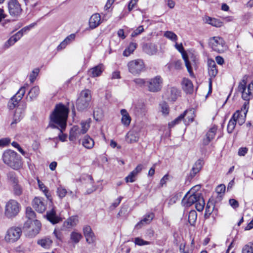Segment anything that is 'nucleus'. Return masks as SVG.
I'll return each instance as SVG.
<instances>
[{
	"label": "nucleus",
	"mask_w": 253,
	"mask_h": 253,
	"mask_svg": "<svg viewBox=\"0 0 253 253\" xmlns=\"http://www.w3.org/2000/svg\"><path fill=\"white\" fill-rule=\"evenodd\" d=\"M82 134L85 133L89 127V123L87 121L82 122L81 123Z\"/></svg>",
	"instance_id": "nucleus-56"
},
{
	"label": "nucleus",
	"mask_w": 253,
	"mask_h": 253,
	"mask_svg": "<svg viewBox=\"0 0 253 253\" xmlns=\"http://www.w3.org/2000/svg\"><path fill=\"white\" fill-rule=\"evenodd\" d=\"M82 134V130L77 126H73L70 132L69 139L71 141H75Z\"/></svg>",
	"instance_id": "nucleus-22"
},
{
	"label": "nucleus",
	"mask_w": 253,
	"mask_h": 253,
	"mask_svg": "<svg viewBox=\"0 0 253 253\" xmlns=\"http://www.w3.org/2000/svg\"><path fill=\"white\" fill-rule=\"evenodd\" d=\"M40 92L39 86H35L32 87L28 92V96L30 101H32L36 99L38 96Z\"/></svg>",
	"instance_id": "nucleus-35"
},
{
	"label": "nucleus",
	"mask_w": 253,
	"mask_h": 253,
	"mask_svg": "<svg viewBox=\"0 0 253 253\" xmlns=\"http://www.w3.org/2000/svg\"><path fill=\"white\" fill-rule=\"evenodd\" d=\"M137 46V44L136 43L131 42L129 44L128 47L126 48V49L124 51L123 55L126 57L128 56L133 53L134 50L136 48Z\"/></svg>",
	"instance_id": "nucleus-31"
},
{
	"label": "nucleus",
	"mask_w": 253,
	"mask_h": 253,
	"mask_svg": "<svg viewBox=\"0 0 253 253\" xmlns=\"http://www.w3.org/2000/svg\"><path fill=\"white\" fill-rule=\"evenodd\" d=\"M103 117V112L100 108H95L93 111L94 119L97 121H100Z\"/></svg>",
	"instance_id": "nucleus-39"
},
{
	"label": "nucleus",
	"mask_w": 253,
	"mask_h": 253,
	"mask_svg": "<svg viewBox=\"0 0 253 253\" xmlns=\"http://www.w3.org/2000/svg\"><path fill=\"white\" fill-rule=\"evenodd\" d=\"M144 31V28L142 26H139L136 30H135L131 34L132 37H135L136 36L140 34Z\"/></svg>",
	"instance_id": "nucleus-59"
},
{
	"label": "nucleus",
	"mask_w": 253,
	"mask_h": 253,
	"mask_svg": "<svg viewBox=\"0 0 253 253\" xmlns=\"http://www.w3.org/2000/svg\"><path fill=\"white\" fill-rule=\"evenodd\" d=\"M167 66L169 69H170L171 67H173L175 69L178 70L181 68L182 63L180 60H176L170 64H168Z\"/></svg>",
	"instance_id": "nucleus-49"
},
{
	"label": "nucleus",
	"mask_w": 253,
	"mask_h": 253,
	"mask_svg": "<svg viewBox=\"0 0 253 253\" xmlns=\"http://www.w3.org/2000/svg\"><path fill=\"white\" fill-rule=\"evenodd\" d=\"M210 45L215 51L223 52L227 49V46L223 39L219 37H214L210 40Z\"/></svg>",
	"instance_id": "nucleus-9"
},
{
	"label": "nucleus",
	"mask_w": 253,
	"mask_h": 253,
	"mask_svg": "<svg viewBox=\"0 0 253 253\" xmlns=\"http://www.w3.org/2000/svg\"><path fill=\"white\" fill-rule=\"evenodd\" d=\"M26 214L27 218L31 220H34L36 217V213L30 207H27L26 209Z\"/></svg>",
	"instance_id": "nucleus-44"
},
{
	"label": "nucleus",
	"mask_w": 253,
	"mask_h": 253,
	"mask_svg": "<svg viewBox=\"0 0 253 253\" xmlns=\"http://www.w3.org/2000/svg\"><path fill=\"white\" fill-rule=\"evenodd\" d=\"M236 124L235 120L232 117L227 125V130L229 133H231L233 131Z\"/></svg>",
	"instance_id": "nucleus-43"
},
{
	"label": "nucleus",
	"mask_w": 253,
	"mask_h": 253,
	"mask_svg": "<svg viewBox=\"0 0 253 253\" xmlns=\"http://www.w3.org/2000/svg\"><path fill=\"white\" fill-rule=\"evenodd\" d=\"M91 99V92L89 89L82 90L76 101V108L79 111L87 110Z\"/></svg>",
	"instance_id": "nucleus-4"
},
{
	"label": "nucleus",
	"mask_w": 253,
	"mask_h": 253,
	"mask_svg": "<svg viewBox=\"0 0 253 253\" xmlns=\"http://www.w3.org/2000/svg\"><path fill=\"white\" fill-rule=\"evenodd\" d=\"M164 36L173 42H176L177 40V35L171 31H166L164 33Z\"/></svg>",
	"instance_id": "nucleus-45"
},
{
	"label": "nucleus",
	"mask_w": 253,
	"mask_h": 253,
	"mask_svg": "<svg viewBox=\"0 0 253 253\" xmlns=\"http://www.w3.org/2000/svg\"><path fill=\"white\" fill-rule=\"evenodd\" d=\"M248 111L247 110L246 112ZM246 113H244V115L241 114V112L237 110L232 115V117L235 120L236 123H238L239 125H242L245 122Z\"/></svg>",
	"instance_id": "nucleus-26"
},
{
	"label": "nucleus",
	"mask_w": 253,
	"mask_h": 253,
	"mask_svg": "<svg viewBox=\"0 0 253 253\" xmlns=\"http://www.w3.org/2000/svg\"><path fill=\"white\" fill-rule=\"evenodd\" d=\"M32 206L37 211L42 213L46 209V201L42 198L36 197L32 201Z\"/></svg>",
	"instance_id": "nucleus-12"
},
{
	"label": "nucleus",
	"mask_w": 253,
	"mask_h": 253,
	"mask_svg": "<svg viewBox=\"0 0 253 253\" xmlns=\"http://www.w3.org/2000/svg\"><path fill=\"white\" fill-rule=\"evenodd\" d=\"M36 24H37L36 23H32L28 26L23 27L22 29H21L20 30V31L23 35L24 33H26L29 32L32 28L35 27L36 25Z\"/></svg>",
	"instance_id": "nucleus-58"
},
{
	"label": "nucleus",
	"mask_w": 253,
	"mask_h": 253,
	"mask_svg": "<svg viewBox=\"0 0 253 253\" xmlns=\"http://www.w3.org/2000/svg\"><path fill=\"white\" fill-rule=\"evenodd\" d=\"M69 109L62 103L56 104L54 109L50 115V122L48 127L57 128L62 133L66 126ZM67 135L60 134L59 138L62 141H64Z\"/></svg>",
	"instance_id": "nucleus-1"
},
{
	"label": "nucleus",
	"mask_w": 253,
	"mask_h": 253,
	"mask_svg": "<svg viewBox=\"0 0 253 253\" xmlns=\"http://www.w3.org/2000/svg\"><path fill=\"white\" fill-rule=\"evenodd\" d=\"M190 112L192 113V111H185L183 113L181 114L180 115H179L177 118H176L175 119H174L173 121H171V122L169 123V127H173L176 124H178L182 120H183L185 116H186V114Z\"/></svg>",
	"instance_id": "nucleus-32"
},
{
	"label": "nucleus",
	"mask_w": 253,
	"mask_h": 253,
	"mask_svg": "<svg viewBox=\"0 0 253 253\" xmlns=\"http://www.w3.org/2000/svg\"><path fill=\"white\" fill-rule=\"evenodd\" d=\"M8 9L9 14L16 18L20 16L22 12L21 5L17 0H9Z\"/></svg>",
	"instance_id": "nucleus-11"
},
{
	"label": "nucleus",
	"mask_w": 253,
	"mask_h": 253,
	"mask_svg": "<svg viewBox=\"0 0 253 253\" xmlns=\"http://www.w3.org/2000/svg\"><path fill=\"white\" fill-rule=\"evenodd\" d=\"M38 182L40 190H42L44 193V195L46 196V197L48 199H49V196L48 195V190L47 187L40 180H38Z\"/></svg>",
	"instance_id": "nucleus-48"
},
{
	"label": "nucleus",
	"mask_w": 253,
	"mask_h": 253,
	"mask_svg": "<svg viewBox=\"0 0 253 253\" xmlns=\"http://www.w3.org/2000/svg\"><path fill=\"white\" fill-rule=\"evenodd\" d=\"M163 79L160 76L147 80L146 87L149 91L156 92L160 91L162 87Z\"/></svg>",
	"instance_id": "nucleus-7"
},
{
	"label": "nucleus",
	"mask_w": 253,
	"mask_h": 253,
	"mask_svg": "<svg viewBox=\"0 0 253 253\" xmlns=\"http://www.w3.org/2000/svg\"><path fill=\"white\" fill-rule=\"evenodd\" d=\"M216 129L215 127L211 128L206 134V138L204 139V144L207 145L213 139L215 135Z\"/></svg>",
	"instance_id": "nucleus-29"
},
{
	"label": "nucleus",
	"mask_w": 253,
	"mask_h": 253,
	"mask_svg": "<svg viewBox=\"0 0 253 253\" xmlns=\"http://www.w3.org/2000/svg\"><path fill=\"white\" fill-rule=\"evenodd\" d=\"M203 165L204 161L201 159L198 160L195 163L189 173V177H190L191 179L201 170Z\"/></svg>",
	"instance_id": "nucleus-17"
},
{
	"label": "nucleus",
	"mask_w": 253,
	"mask_h": 253,
	"mask_svg": "<svg viewBox=\"0 0 253 253\" xmlns=\"http://www.w3.org/2000/svg\"><path fill=\"white\" fill-rule=\"evenodd\" d=\"M143 51L149 55H153L157 53L158 49L157 45L153 43H147L142 47Z\"/></svg>",
	"instance_id": "nucleus-19"
},
{
	"label": "nucleus",
	"mask_w": 253,
	"mask_h": 253,
	"mask_svg": "<svg viewBox=\"0 0 253 253\" xmlns=\"http://www.w3.org/2000/svg\"><path fill=\"white\" fill-rule=\"evenodd\" d=\"M197 217V214L195 211L192 210L191 211L188 215V222L192 226H194Z\"/></svg>",
	"instance_id": "nucleus-41"
},
{
	"label": "nucleus",
	"mask_w": 253,
	"mask_h": 253,
	"mask_svg": "<svg viewBox=\"0 0 253 253\" xmlns=\"http://www.w3.org/2000/svg\"><path fill=\"white\" fill-rule=\"evenodd\" d=\"M21 206L16 200L10 199L6 203L4 207V216L8 219H13L18 215Z\"/></svg>",
	"instance_id": "nucleus-3"
},
{
	"label": "nucleus",
	"mask_w": 253,
	"mask_h": 253,
	"mask_svg": "<svg viewBox=\"0 0 253 253\" xmlns=\"http://www.w3.org/2000/svg\"><path fill=\"white\" fill-rule=\"evenodd\" d=\"M182 88L184 91L187 93H191L193 90V86L192 82L188 79L184 78L182 82Z\"/></svg>",
	"instance_id": "nucleus-25"
},
{
	"label": "nucleus",
	"mask_w": 253,
	"mask_h": 253,
	"mask_svg": "<svg viewBox=\"0 0 253 253\" xmlns=\"http://www.w3.org/2000/svg\"><path fill=\"white\" fill-rule=\"evenodd\" d=\"M175 48L181 53H182V57L185 62L186 67L187 69L188 72H189L190 75L191 76H193L194 74L192 71V68L191 67V64L188 59V57L187 55L184 52V48L182 43L178 44L176 43L175 45Z\"/></svg>",
	"instance_id": "nucleus-13"
},
{
	"label": "nucleus",
	"mask_w": 253,
	"mask_h": 253,
	"mask_svg": "<svg viewBox=\"0 0 253 253\" xmlns=\"http://www.w3.org/2000/svg\"><path fill=\"white\" fill-rule=\"evenodd\" d=\"M39 71L40 70L38 68H36L33 70L32 74L30 75V80L31 83H33L35 81Z\"/></svg>",
	"instance_id": "nucleus-57"
},
{
	"label": "nucleus",
	"mask_w": 253,
	"mask_h": 253,
	"mask_svg": "<svg viewBox=\"0 0 253 253\" xmlns=\"http://www.w3.org/2000/svg\"><path fill=\"white\" fill-rule=\"evenodd\" d=\"M88 177L90 180V183L86 185L87 190L86 191V193L88 194L91 193L96 190L95 187L92 184L93 179L92 177L91 176H89Z\"/></svg>",
	"instance_id": "nucleus-47"
},
{
	"label": "nucleus",
	"mask_w": 253,
	"mask_h": 253,
	"mask_svg": "<svg viewBox=\"0 0 253 253\" xmlns=\"http://www.w3.org/2000/svg\"><path fill=\"white\" fill-rule=\"evenodd\" d=\"M121 114L122 116L121 122L125 126H128L131 122V118L126 109H122Z\"/></svg>",
	"instance_id": "nucleus-28"
},
{
	"label": "nucleus",
	"mask_w": 253,
	"mask_h": 253,
	"mask_svg": "<svg viewBox=\"0 0 253 253\" xmlns=\"http://www.w3.org/2000/svg\"><path fill=\"white\" fill-rule=\"evenodd\" d=\"M78 221V219L77 216H71L67 219L66 223L67 225L70 226H75Z\"/></svg>",
	"instance_id": "nucleus-50"
},
{
	"label": "nucleus",
	"mask_w": 253,
	"mask_h": 253,
	"mask_svg": "<svg viewBox=\"0 0 253 253\" xmlns=\"http://www.w3.org/2000/svg\"><path fill=\"white\" fill-rule=\"evenodd\" d=\"M132 171L126 177L125 180L126 182H133L135 180V177L136 175Z\"/></svg>",
	"instance_id": "nucleus-54"
},
{
	"label": "nucleus",
	"mask_w": 253,
	"mask_h": 253,
	"mask_svg": "<svg viewBox=\"0 0 253 253\" xmlns=\"http://www.w3.org/2000/svg\"><path fill=\"white\" fill-rule=\"evenodd\" d=\"M205 203L202 194L200 195V197L198 198L195 203V208L199 211H202L205 207Z\"/></svg>",
	"instance_id": "nucleus-37"
},
{
	"label": "nucleus",
	"mask_w": 253,
	"mask_h": 253,
	"mask_svg": "<svg viewBox=\"0 0 253 253\" xmlns=\"http://www.w3.org/2000/svg\"><path fill=\"white\" fill-rule=\"evenodd\" d=\"M214 207V206H213L212 203L210 204L209 203H208L206 207L205 214L206 215V214H209V215L211 214V213L212 212V211H213Z\"/></svg>",
	"instance_id": "nucleus-60"
},
{
	"label": "nucleus",
	"mask_w": 253,
	"mask_h": 253,
	"mask_svg": "<svg viewBox=\"0 0 253 253\" xmlns=\"http://www.w3.org/2000/svg\"><path fill=\"white\" fill-rule=\"evenodd\" d=\"M24 107L21 108L19 106L16 109L15 113L13 116V120L11 125L16 124L19 122L23 117L24 115Z\"/></svg>",
	"instance_id": "nucleus-23"
},
{
	"label": "nucleus",
	"mask_w": 253,
	"mask_h": 253,
	"mask_svg": "<svg viewBox=\"0 0 253 253\" xmlns=\"http://www.w3.org/2000/svg\"><path fill=\"white\" fill-rule=\"evenodd\" d=\"M2 160L4 164L14 169L17 170L22 167V163L20 156L13 150L5 151L3 154Z\"/></svg>",
	"instance_id": "nucleus-2"
},
{
	"label": "nucleus",
	"mask_w": 253,
	"mask_h": 253,
	"mask_svg": "<svg viewBox=\"0 0 253 253\" xmlns=\"http://www.w3.org/2000/svg\"><path fill=\"white\" fill-rule=\"evenodd\" d=\"M101 23V17L98 13L93 14L89 20V25L91 29L98 27Z\"/></svg>",
	"instance_id": "nucleus-21"
},
{
	"label": "nucleus",
	"mask_w": 253,
	"mask_h": 253,
	"mask_svg": "<svg viewBox=\"0 0 253 253\" xmlns=\"http://www.w3.org/2000/svg\"><path fill=\"white\" fill-rule=\"evenodd\" d=\"M246 82L243 80L238 86V90L242 93V98L246 101H249L253 97V82L250 83L248 87H246Z\"/></svg>",
	"instance_id": "nucleus-5"
},
{
	"label": "nucleus",
	"mask_w": 253,
	"mask_h": 253,
	"mask_svg": "<svg viewBox=\"0 0 253 253\" xmlns=\"http://www.w3.org/2000/svg\"><path fill=\"white\" fill-rule=\"evenodd\" d=\"M10 142L9 138H3L0 139V147H5L8 145Z\"/></svg>",
	"instance_id": "nucleus-61"
},
{
	"label": "nucleus",
	"mask_w": 253,
	"mask_h": 253,
	"mask_svg": "<svg viewBox=\"0 0 253 253\" xmlns=\"http://www.w3.org/2000/svg\"><path fill=\"white\" fill-rule=\"evenodd\" d=\"M134 243L135 244V245L138 246H144L150 244V243L149 242L144 241L142 239L140 238L139 237H137L134 239Z\"/></svg>",
	"instance_id": "nucleus-53"
},
{
	"label": "nucleus",
	"mask_w": 253,
	"mask_h": 253,
	"mask_svg": "<svg viewBox=\"0 0 253 253\" xmlns=\"http://www.w3.org/2000/svg\"><path fill=\"white\" fill-rule=\"evenodd\" d=\"M160 106L161 108V111L163 114L167 115L169 113V107L168 105L165 102H164L160 104Z\"/></svg>",
	"instance_id": "nucleus-55"
},
{
	"label": "nucleus",
	"mask_w": 253,
	"mask_h": 253,
	"mask_svg": "<svg viewBox=\"0 0 253 253\" xmlns=\"http://www.w3.org/2000/svg\"><path fill=\"white\" fill-rule=\"evenodd\" d=\"M139 136L138 133L134 130L129 131L126 135V140L128 143H133L138 141Z\"/></svg>",
	"instance_id": "nucleus-20"
},
{
	"label": "nucleus",
	"mask_w": 253,
	"mask_h": 253,
	"mask_svg": "<svg viewBox=\"0 0 253 253\" xmlns=\"http://www.w3.org/2000/svg\"><path fill=\"white\" fill-rule=\"evenodd\" d=\"M21 234L22 230L20 228L12 227L7 230L4 239L6 242L14 243L19 239Z\"/></svg>",
	"instance_id": "nucleus-10"
},
{
	"label": "nucleus",
	"mask_w": 253,
	"mask_h": 253,
	"mask_svg": "<svg viewBox=\"0 0 253 253\" xmlns=\"http://www.w3.org/2000/svg\"><path fill=\"white\" fill-rule=\"evenodd\" d=\"M84 234L86 242L89 244L93 243L95 240V237L89 226H85L83 229Z\"/></svg>",
	"instance_id": "nucleus-16"
},
{
	"label": "nucleus",
	"mask_w": 253,
	"mask_h": 253,
	"mask_svg": "<svg viewBox=\"0 0 253 253\" xmlns=\"http://www.w3.org/2000/svg\"><path fill=\"white\" fill-rule=\"evenodd\" d=\"M19 101L15 99V97H12L8 102V107L10 110H12L16 107Z\"/></svg>",
	"instance_id": "nucleus-51"
},
{
	"label": "nucleus",
	"mask_w": 253,
	"mask_h": 253,
	"mask_svg": "<svg viewBox=\"0 0 253 253\" xmlns=\"http://www.w3.org/2000/svg\"><path fill=\"white\" fill-rule=\"evenodd\" d=\"M194 189L192 188L184 196L181 201V204L185 207H189L195 204L198 198L201 194L200 193L195 192Z\"/></svg>",
	"instance_id": "nucleus-6"
},
{
	"label": "nucleus",
	"mask_w": 253,
	"mask_h": 253,
	"mask_svg": "<svg viewBox=\"0 0 253 253\" xmlns=\"http://www.w3.org/2000/svg\"><path fill=\"white\" fill-rule=\"evenodd\" d=\"M13 194L16 196H20L23 194V187L19 183L12 186Z\"/></svg>",
	"instance_id": "nucleus-40"
},
{
	"label": "nucleus",
	"mask_w": 253,
	"mask_h": 253,
	"mask_svg": "<svg viewBox=\"0 0 253 253\" xmlns=\"http://www.w3.org/2000/svg\"><path fill=\"white\" fill-rule=\"evenodd\" d=\"M154 217V214L153 213H150L145 215L139 222H138L135 228L136 229H140L143 226L149 224Z\"/></svg>",
	"instance_id": "nucleus-18"
},
{
	"label": "nucleus",
	"mask_w": 253,
	"mask_h": 253,
	"mask_svg": "<svg viewBox=\"0 0 253 253\" xmlns=\"http://www.w3.org/2000/svg\"><path fill=\"white\" fill-rule=\"evenodd\" d=\"M248 148L247 147H241L238 150V154L240 156H244L247 153Z\"/></svg>",
	"instance_id": "nucleus-63"
},
{
	"label": "nucleus",
	"mask_w": 253,
	"mask_h": 253,
	"mask_svg": "<svg viewBox=\"0 0 253 253\" xmlns=\"http://www.w3.org/2000/svg\"><path fill=\"white\" fill-rule=\"evenodd\" d=\"M38 245L43 248H49L52 243V240L49 238H45L39 240L37 242Z\"/></svg>",
	"instance_id": "nucleus-34"
},
{
	"label": "nucleus",
	"mask_w": 253,
	"mask_h": 253,
	"mask_svg": "<svg viewBox=\"0 0 253 253\" xmlns=\"http://www.w3.org/2000/svg\"><path fill=\"white\" fill-rule=\"evenodd\" d=\"M180 91L174 87L169 88L165 93L166 98L169 101H175L180 96Z\"/></svg>",
	"instance_id": "nucleus-14"
},
{
	"label": "nucleus",
	"mask_w": 253,
	"mask_h": 253,
	"mask_svg": "<svg viewBox=\"0 0 253 253\" xmlns=\"http://www.w3.org/2000/svg\"><path fill=\"white\" fill-rule=\"evenodd\" d=\"M242 253H253V243H249L242 249Z\"/></svg>",
	"instance_id": "nucleus-46"
},
{
	"label": "nucleus",
	"mask_w": 253,
	"mask_h": 253,
	"mask_svg": "<svg viewBox=\"0 0 253 253\" xmlns=\"http://www.w3.org/2000/svg\"><path fill=\"white\" fill-rule=\"evenodd\" d=\"M82 238V235L80 233L76 231L72 232L70 234V240L74 244L78 243Z\"/></svg>",
	"instance_id": "nucleus-38"
},
{
	"label": "nucleus",
	"mask_w": 253,
	"mask_h": 253,
	"mask_svg": "<svg viewBox=\"0 0 253 253\" xmlns=\"http://www.w3.org/2000/svg\"><path fill=\"white\" fill-rule=\"evenodd\" d=\"M134 82L140 86L144 85L146 86L147 80L143 79H136L134 80Z\"/></svg>",
	"instance_id": "nucleus-62"
},
{
	"label": "nucleus",
	"mask_w": 253,
	"mask_h": 253,
	"mask_svg": "<svg viewBox=\"0 0 253 253\" xmlns=\"http://www.w3.org/2000/svg\"><path fill=\"white\" fill-rule=\"evenodd\" d=\"M46 217L47 220L52 224H56L60 220V218L57 216L55 211L53 210L47 212Z\"/></svg>",
	"instance_id": "nucleus-27"
},
{
	"label": "nucleus",
	"mask_w": 253,
	"mask_h": 253,
	"mask_svg": "<svg viewBox=\"0 0 253 253\" xmlns=\"http://www.w3.org/2000/svg\"><path fill=\"white\" fill-rule=\"evenodd\" d=\"M7 177L8 182L12 186L19 183L18 178L14 171H10L7 174Z\"/></svg>",
	"instance_id": "nucleus-36"
},
{
	"label": "nucleus",
	"mask_w": 253,
	"mask_h": 253,
	"mask_svg": "<svg viewBox=\"0 0 253 253\" xmlns=\"http://www.w3.org/2000/svg\"><path fill=\"white\" fill-rule=\"evenodd\" d=\"M104 66L102 64H99L89 69L88 75L92 78L100 76L104 70Z\"/></svg>",
	"instance_id": "nucleus-15"
},
{
	"label": "nucleus",
	"mask_w": 253,
	"mask_h": 253,
	"mask_svg": "<svg viewBox=\"0 0 253 253\" xmlns=\"http://www.w3.org/2000/svg\"><path fill=\"white\" fill-rule=\"evenodd\" d=\"M208 71L211 78H214L216 76L218 71L214 61L212 60L208 61Z\"/></svg>",
	"instance_id": "nucleus-24"
},
{
	"label": "nucleus",
	"mask_w": 253,
	"mask_h": 253,
	"mask_svg": "<svg viewBox=\"0 0 253 253\" xmlns=\"http://www.w3.org/2000/svg\"><path fill=\"white\" fill-rule=\"evenodd\" d=\"M94 144L93 140L88 135H85L82 141L83 145L87 149L92 148L94 146Z\"/></svg>",
	"instance_id": "nucleus-30"
},
{
	"label": "nucleus",
	"mask_w": 253,
	"mask_h": 253,
	"mask_svg": "<svg viewBox=\"0 0 253 253\" xmlns=\"http://www.w3.org/2000/svg\"><path fill=\"white\" fill-rule=\"evenodd\" d=\"M205 21L206 23L214 27H220L222 25V23L219 20L210 17H206Z\"/></svg>",
	"instance_id": "nucleus-33"
},
{
	"label": "nucleus",
	"mask_w": 253,
	"mask_h": 253,
	"mask_svg": "<svg viewBox=\"0 0 253 253\" xmlns=\"http://www.w3.org/2000/svg\"><path fill=\"white\" fill-rule=\"evenodd\" d=\"M16 41H14V38L11 37L9 40L5 43L4 46L6 48H8L10 46L13 45Z\"/></svg>",
	"instance_id": "nucleus-64"
},
{
	"label": "nucleus",
	"mask_w": 253,
	"mask_h": 253,
	"mask_svg": "<svg viewBox=\"0 0 253 253\" xmlns=\"http://www.w3.org/2000/svg\"><path fill=\"white\" fill-rule=\"evenodd\" d=\"M57 193L58 196L60 198H63L67 194V191L66 189L64 188L63 187H62L61 186H60L57 188Z\"/></svg>",
	"instance_id": "nucleus-52"
},
{
	"label": "nucleus",
	"mask_w": 253,
	"mask_h": 253,
	"mask_svg": "<svg viewBox=\"0 0 253 253\" xmlns=\"http://www.w3.org/2000/svg\"><path fill=\"white\" fill-rule=\"evenodd\" d=\"M26 87V85L21 87L13 97H15V99L17 100L19 102L25 93Z\"/></svg>",
	"instance_id": "nucleus-42"
},
{
	"label": "nucleus",
	"mask_w": 253,
	"mask_h": 253,
	"mask_svg": "<svg viewBox=\"0 0 253 253\" xmlns=\"http://www.w3.org/2000/svg\"><path fill=\"white\" fill-rule=\"evenodd\" d=\"M129 72L133 75H139L144 70V63L141 59H136L129 62L127 64Z\"/></svg>",
	"instance_id": "nucleus-8"
}]
</instances>
